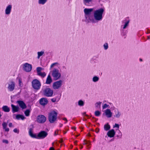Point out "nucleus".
Wrapping results in <instances>:
<instances>
[{
    "mask_svg": "<svg viewBox=\"0 0 150 150\" xmlns=\"http://www.w3.org/2000/svg\"><path fill=\"white\" fill-rule=\"evenodd\" d=\"M17 103L22 109H23L26 108V105L23 101H18Z\"/></svg>",
    "mask_w": 150,
    "mask_h": 150,
    "instance_id": "2eb2a0df",
    "label": "nucleus"
},
{
    "mask_svg": "<svg viewBox=\"0 0 150 150\" xmlns=\"http://www.w3.org/2000/svg\"><path fill=\"white\" fill-rule=\"evenodd\" d=\"M43 93L44 96L47 97H51L53 94V91L50 88H46L43 90Z\"/></svg>",
    "mask_w": 150,
    "mask_h": 150,
    "instance_id": "0eeeda50",
    "label": "nucleus"
},
{
    "mask_svg": "<svg viewBox=\"0 0 150 150\" xmlns=\"http://www.w3.org/2000/svg\"><path fill=\"white\" fill-rule=\"evenodd\" d=\"M110 126L108 124H107L104 125V129L105 131H108L110 129Z\"/></svg>",
    "mask_w": 150,
    "mask_h": 150,
    "instance_id": "393cba45",
    "label": "nucleus"
},
{
    "mask_svg": "<svg viewBox=\"0 0 150 150\" xmlns=\"http://www.w3.org/2000/svg\"><path fill=\"white\" fill-rule=\"evenodd\" d=\"M115 134V132L113 129H112L108 131L107 133V135L108 137L110 138L113 137Z\"/></svg>",
    "mask_w": 150,
    "mask_h": 150,
    "instance_id": "f8f14e48",
    "label": "nucleus"
},
{
    "mask_svg": "<svg viewBox=\"0 0 150 150\" xmlns=\"http://www.w3.org/2000/svg\"><path fill=\"white\" fill-rule=\"evenodd\" d=\"M56 100L55 98H53L51 99V101L53 102H55L56 101Z\"/></svg>",
    "mask_w": 150,
    "mask_h": 150,
    "instance_id": "ea45409f",
    "label": "nucleus"
},
{
    "mask_svg": "<svg viewBox=\"0 0 150 150\" xmlns=\"http://www.w3.org/2000/svg\"><path fill=\"white\" fill-rule=\"evenodd\" d=\"M58 130H57L56 131L54 132V135L56 136V135H57L58 134Z\"/></svg>",
    "mask_w": 150,
    "mask_h": 150,
    "instance_id": "37998d69",
    "label": "nucleus"
},
{
    "mask_svg": "<svg viewBox=\"0 0 150 150\" xmlns=\"http://www.w3.org/2000/svg\"><path fill=\"white\" fill-rule=\"evenodd\" d=\"M21 81L20 80H19V86H21Z\"/></svg>",
    "mask_w": 150,
    "mask_h": 150,
    "instance_id": "09e8293b",
    "label": "nucleus"
},
{
    "mask_svg": "<svg viewBox=\"0 0 150 150\" xmlns=\"http://www.w3.org/2000/svg\"><path fill=\"white\" fill-rule=\"evenodd\" d=\"M3 142L4 143H6V144H8V140H3Z\"/></svg>",
    "mask_w": 150,
    "mask_h": 150,
    "instance_id": "79ce46f5",
    "label": "nucleus"
},
{
    "mask_svg": "<svg viewBox=\"0 0 150 150\" xmlns=\"http://www.w3.org/2000/svg\"><path fill=\"white\" fill-rule=\"evenodd\" d=\"M99 129H96V130H95V132H96V133H98L99 132Z\"/></svg>",
    "mask_w": 150,
    "mask_h": 150,
    "instance_id": "a18cd8bd",
    "label": "nucleus"
},
{
    "mask_svg": "<svg viewBox=\"0 0 150 150\" xmlns=\"http://www.w3.org/2000/svg\"><path fill=\"white\" fill-rule=\"evenodd\" d=\"M66 133V132H65L64 131H63V133H64V134H65Z\"/></svg>",
    "mask_w": 150,
    "mask_h": 150,
    "instance_id": "4d7b16f0",
    "label": "nucleus"
},
{
    "mask_svg": "<svg viewBox=\"0 0 150 150\" xmlns=\"http://www.w3.org/2000/svg\"><path fill=\"white\" fill-rule=\"evenodd\" d=\"M57 113L54 111H52L50 112L49 114V120L50 122L53 123L57 118Z\"/></svg>",
    "mask_w": 150,
    "mask_h": 150,
    "instance_id": "f03ea898",
    "label": "nucleus"
},
{
    "mask_svg": "<svg viewBox=\"0 0 150 150\" xmlns=\"http://www.w3.org/2000/svg\"><path fill=\"white\" fill-rule=\"evenodd\" d=\"M106 115L108 117L110 118L112 117V113L109 109H107L105 112Z\"/></svg>",
    "mask_w": 150,
    "mask_h": 150,
    "instance_id": "dca6fc26",
    "label": "nucleus"
},
{
    "mask_svg": "<svg viewBox=\"0 0 150 150\" xmlns=\"http://www.w3.org/2000/svg\"><path fill=\"white\" fill-rule=\"evenodd\" d=\"M77 141H75L74 142V144H76V145L77 144Z\"/></svg>",
    "mask_w": 150,
    "mask_h": 150,
    "instance_id": "864d4df0",
    "label": "nucleus"
},
{
    "mask_svg": "<svg viewBox=\"0 0 150 150\" xmlns=\"http://www.w3.org/2000/svg\"><path fill=\"white\" fill-rule=\"evenodd\" d=\"M2 126L3 129L5 130V131L8 132L9 131V129L7 127V123L4 122L2 124Z\"/></svg>",
    "mask_w": 150,
    "mask_h": 150,
    "instance_id": "a211bd4d",
    "label": "nucleus"
},
{
    "mask_svg": "<svg viewBox=\"0 0 150 150\" xmlns=\"http://www.w3.org/2000/svg\"><path fill=\"white\" fill-rule=\"evenodd\" d=\"M52 80L50 75H49L47 79L46 83L47 84H50L52 82Z\"/></svg>",
    "mask_w": 150,
    "mask_h": 150,
    "instance_id": "4be33fe9",
    "label": "nucleus"
},
{
    "mask_svg": "<svg viewBox=\"0 0 150 150\" xmlns=\"http://www.w3.org/2000/svg\"><path fill=\"white\" fill-rule=\"evenodd\" d=\"M32 68L31 65L28 63H25L23 65V69L26 72L30 71L31 70Z\"/></svg>",
    "mask_w": 150,
    "mask_h": 150,
    "instance_id": "9d476101",
    "label": "nucleus"
},
{
    "mask_svg": "<svg viewBox=\"0 0 150 150\" xmlns=\"http://www.w3.org/2000/svg\"><path fill=\"white\" fill-rule=\"evenodd\" d=\"M121 113L120 112L118 111H117V112H116L115 114V117L117 118H119L120 117L121 115Z\"/></svg>",
    "mask_w": 150,
    "mask_h": 150,
    "instance_id": "bb28decb",
    "label": "nucleus"
},
{
    "mask_svg": "<svg viewBox=\"0 0 150 150\" xmlns=\"http://www.w3.org/2000/svg\"><path fill=\"white\" fill-rule=\"evenodd\" d=\"M30 111L29 110H26L24 112L26 116H28L30 115Z\"/></svg>",
    "mask_w": 150,
    "mask_h": 150,
    "instance_id": "cd10ccee",
    "label": "nucleus"
},
{
    "mask_svg": "<svg viewBox=\"0 0 150 150\" xmlns=\"http://www.w3.org/2000/svg\"><path fill=\"white\" fill-rule=\"evenodd\" d=\"M46 117L43 115H39L38 117L37 121L40 123H44L46 120Z\"/></svg>",
    "mask_w": 150,
    "mask_h": 150,
    "instance_id": "9b49d317",
    "label": "nucleus"
},
{
    "mask_svg": "<svg viewBox=\"0 0 150 150\" xmlns=\"http://www.w3.org/2000/svg\"><path fill=\"white\" fill-rule=\"evenodd\" d=\"M62 83V80H59L54 83L53 84V88L55 89L59 88L61 86Z\"/></svg>",
    "mask_w": 150,
    "mask_h": 150,
    "instance_id": "1a4fd4ad",
    "label": "nucleus"
},
{
    "mask_svg": "<svg viewBox=\"0 0 150 150\" xmlns=\"http://www.w3.org/2000/svg\"><path fill=\"white\" fill-rule=\"evenodd\" d=\"M129 21H128L127 22H126L125 24V25H124V27H123V29H125L127 26L128 24L129 23Z\"/></svg>",
    "mask_w": 150,
    "mask_h": 150,
    "instance_id": "f704fd0d",
    "label": "nucleus"
},
{
    "mask_svg": "<svg viewBox=\"0 0 150 150\" xmlns=\"http://www.w3.org/2000/svg\"><path fill=\"white\" fill-rule=\"evenodd\" d=\"M13 131L14 132H15V133H18L19 132V130L17 129L16 128H15L14 129Z\"/></svg>",
    "mask_w": 150,
    "mask_h": 150,
    "instance_id": "4c0bfd02",
    "label": "nucleus"
},
{
    "mask_svg": "<svg viewBox=\"0 0 150 150\" xmlns=\"http://www.w3.org/2000/svg\"><path fill=\"white\" fill-rule=\"evenodd\" d=\"M62 124H61V125H60V127H61L62 126Z\"/></svg>",
    "mask_w": 150,
    "mask_h": 150,
    "instance_id": "13d9d810",
    "label": "nucleus"
},
{
    "mask_svg": "<svg viewBox=\"0 0 150 150\" xmlns=\"http://www.w3.org/2000/svg\"><path fill=\"white\" fill-rule=\"evenodd\" d=\"M11 106L13 113L17 112L18 111L19 108L18 107L12 104L11 105Z\"/></svg>",
    "mask_w": 150,
    "mask_h": 150,
    "instance_id": "f3484780",
    "label": "nucleus"
},
{
    "mask_svg": "<svg viewBox=\"0 0 150 150\" xmlns=\"http://www.w3.org/2000/svg\"><path fill=\"white\" fill-rule=\"evenodd\" d=\"M140 61H142V59H140Z\"/></svg>",
    "mask_w": 150,
    "mask_h": 150,
    "instance_id": "bf43d9fd",
    "label": "nucleus"
},
{
    "mask_svg": "<svg viewBox=\"0 0 150 150\" xmlns=\"http://www.w3.org/2000/svg\"><path fill=\"white\" fill-rule=\"evenodd\" d=\"M48 135L47 133L44 131H41L36 135V139H43L46 137Z\"/></svg>",
    "mask_w": 150,
    "mask_h": 150,
    "instance_id": "423d86ee",
    "label": "nucleus"
},
{
    "mask_svg": "<svg viewBox=\"0 0 150 150\" xmlns=\"http://www.w3.org/2000/svg\"><path fill=\"white\" fill-rule=\"evenodd\" d=\"M8 126L10 127H12V124L11 123H10L9 124Z\"/></svg>",
    "mask_w": 150,
    "mask_h": 150,
    "instance_id": "c03bdc74",
    "label": "nucleus"
},
{
    "mask_svg": "<svg viewBox=\"0 0 150 150\" xmlns=\"http://www.w3.org/2000/svg\"><path fill=\"white\" fill-rule=\"evenodd\" d=\"M63 120H65V121H66L65 123H66L67 122V119H66V118H63Z\"/></svg>",
    "mask_w": 150,
    "mask_h": 150,
    "instance_id": "49530a36",
    "label": "nucleus"
},
{
    "mask_svg": "<svg viewBox=\"0 0 150 150\" xmlns=\"http://www.w3.org/2000/svg\"><path fill=\"white\" fill-rule=\"evenodd\" d=\"M101 103V102H99L96 103V107H98V106H99V107H100Z\"/></svg>",
    "mask_w": 150,
    "mask_h": 150,
    "instance_id": "c9c22d12",
    "label": "nucleus"
},
{
    "mask_svg": "<svg viewBox=\"0 0 150 150\" xmlns=\"http://www.w3.org/2000/svg\"><path fill=\"white\" fill-rule=\"evenodd\" d=\"M14 87L15 83L13 81L10 82L8 84V90L10 91H12L14 89Z\"/></svg>",
    "mask_w": 150,
    "mask_h": 150,
    "instance_id": "ddd939ff",
    "label": "nucleus"
},
{
    "mask_svg": "<svg viewBox=\"0 0 150 150\" xmlns=\"http://www.w3.org/2000/svg\"><path fill=\"white\" fill-rule=\"evenodd\" d=\"M2 109L4 111L6 112H8L10 111V108L6 105L2 107Z\"/></svg>",
    "mask_w": 150,
    "mask_h": 150,
    "instance_id": "412c9836",
    "label": "nucleus"
},
{
    "mask_svg": "<svg viewBox=\"0 0 150 150\" xmlns=\"http://www.w3.org/2000/svg\"><path fill=\"white\" fill-rule=\"evenodd\" d=\"M83 115H85L86 116H88L87 115H86V112H83Z\"/></svg>",
    "mask_w": 150,
    "mask_h": 150,
    "instance_id": "3c124183",
    "label": "nucleus"
},
{
    "mask_svg": "<svg viewBox=\"0 0 150 150\" xmlns=\"http://www.w3.org/2000/svg\"><path fill=\"white\" fill-rule=\"evenodd\" d=\"M59 65V64L57 62H55L52 64L50 66V68H52L54 67L55 66H58Z\"/></svg>",
    "mask_w": 150,
    "mask_h": 150,
    "instance_id": "c756f323",
    "label": "nucleus"
},
{
    "mask_svg": "<svg viewBox=\"0 0 150 150\" xmlns=\"http://www.w3.org/2000/svg\"><path fill=\"white\" fill-rule=\"evenodd\" d=\"M11 6L9 5L7 6L5 10V13L6 14H9L10 13L11 9Z\"/></svg>",
    "mask_w": 150,
    "mask_h": 150,
    "instance_id": "6ab92c4d",
    "label": "nucleus"
},
{
    "mask_svg": "<svg viewBox=\"0 0 150 150\" xmlns=\"http://www.w3.org/2000/svg\"><path fill=\"white\" fill-rule=\"evenodd\" d=\"M99 80V78L96 76H95L93 77V81L94 82L98 81Z\"/></svg>",
    "mask_w": 150,
    "mask_h": 150,
    "instance_id": "c85d7f7f",
    "label": "nucleus"
},
{
    "mask_svg": "<svg viewBox=\"0 0 150 150\" xmlns=\"http://www.w3.org/2000/svg\"><path fill=\"white\" fill-rule=\"evenodd\" d=\"M44 52L43 51H41L40 52H38V59H39L40 57V56H42L43 54H44Z\"/></svg>",
    "mask_w": 150,
    "mask_h": 150,
    "instance_id": "a878e982",
    "label": "nucleus"
},
{
    "mask_svg": "<svg viewBox=\"0 0 150 150\" xmlns=\"http://www.w3.org/2000/svg\"><path fill=\"white\" fill-rule=\"evenodd\" d=\"M83 148V146H81L80 148V149H82Z\"/></svg>",
    "mask_w": 150,
    "mask_h": 150,
    "instance_id": "6e6d98bb",
    "label": "nucleus"
},
{
    "mask_svg": "<svg viewBox=\"0 0 150 150\" xmlns=\"http://www.w3.org/2000/svg\"><path fill=\"white\" fill-rule=\"evenodd\" d=\"M109 105H108L106 104H105L103 105V109H104L108 107Z\"/></svg>",
    "mask_w": 150,
    "mask_h": 150,
    "instance_id": "72a5a7b5",
    "label": "nucleus"
},
{
    "mask_svg": "<svg viewBox=\"0 0 150 150\" xmlns=\"http://www.w3.org/2000/svg\"><path fill=\"white\" fill-rule=\"evenodd\" d=\"M93 10V8H85L84 10V12L85 14V16L87 20L89 21H91L90 15Z\"/></svg>",
    "mask_w": 150,
    "mask_h": 150,
    "instance_id": "20e7f679",
    "label": "nucleus"
},
{
    "mask_svg": "<svg viewBox=\"0 0 150 150\" xmlns=\"http://www.w3.org/2000/svg\"><path fill=\"white\" fill-rule=\"evenodd\" d=\"M32 86L34 89L38 90L40 88L41 84L39 81L37 79H35L32 82Z\"/></svg>",
    "mask_w": 150,
    "mask_h": 150,
    "instance_id": "39448f33",
    "label": "nucleus"
},
{
    "mask_svg": "<svg viewBox=\"0 0 150 150\" xmlns=\"http://www.w3.org/2000/svg\"><path fill=\"white\" fill-rule=\"evenodd\" d=\"M114 127H117L118 128H119V125L118 124H115L114 126Z\"/></svg>",
    "mask_w": 150,
    "mask_h": 150,
    "instance_id": "58836bf2",
    "label": "nucleus"
},
{
    "mask_svg": "<svg viewBox=\"0 0 150 150\" xmlns=\"http://www.w3.org/2000/svg\"><path fill=\"white\" fill-rule=\"evenodd\" d=\"M33 129L30 128L29 130V134L30 136L32 138H35L36 134H33Z\"/></svg>",
    "mask_w": 150,
    "mask_h": 150,
    "instance_id": "aec40b11",
    "label": "nucleus"
},
{
    "mask_svg": "<svg viewBox=\"0 0 150 150\" xmlns=\"http://www.w3.org/2000/svg\"><path fill=\"white\" fill-rule=\"evenodd\" d=\"M16 118L18 120H19L20 119L23 120L25 118V117L22 115H17L16 116Z\"/></svg>",
    "mask_w": 150,
    "mask_h": 150,
    "instance_id": "5701e85b",
    "label": "nucleus"
},
{
    "mask_svg": "<svg viewBox=\"0 0 150 150\" xmlns=\"http://www.w3.org/2000/svg\"><path fill=\"white\" fill-rule=\"evenodd\" d=\"M104 47L105 50H107L108 47V44L107 43H105L104 45Z\"/></svg>",
    "mask_w": 150,
    "mask_h": 150,
    "instance_id": "e433bc0d",
    "label": "nucleus"
},
{
    "mask_svg": "<svg viewBox=\"0 0 150 150\" xmlns=\"http://www.w3.org/2000/svg\"><path fill=\"white\" fill-rule=\"evenodd\" d=\"M43 70V68L41 67H38L36 70L37 72V74L42 77L43 78L46 75V74L45 72H41V71Z\"/></svg>",
    "mask_w": 150,
    "mask_h": 150,
    "instance_id": "6e6552de",
    "label": "nucleus"
},
{
    "mask_svg": "<svg viewBox=\"0 0 150 150\" xmlns=\"http://www.w3.org/2000/svg\"><path fill=\"white\" fill-rule=\"evenodd\" d=\"M86 145L88 144H91V143L89 141H86Z\"/></svg>",
    "mask_w": 150,
    "mask_h": 150,
    "instance_id": "a19ab883",
    "label": "nucleus"
},
{
    "mask_svg": "<svg viewBox=\"0 0 150 150\" xmlns=\"http://www.w3.org/2000/svg\"><path fill=\"white\" fill-rule=\"evenodd\" d=\"M79 135H78L76 136V137H77Z\"/></svg>",
    "mask_w": 150,
    "mask_h": 150,
    "instance_id": "e2e57ef3",
    "label": "nucleus"
},
{
    "mask_svg": "<svg viewBox=\"0 0 150 150\" xmlns=\"http://www.w3.org/2000/svg\"><path fill=\"white\" fill-rule=\"evenodd\" d=\"M91 144L87 145V147L88 149H90V148L91 146H90V145Z\"/></svg>",
    "mask_w": 150,
    "mask_h": 150,
    "instance_id": "de8ad7c7",
    "label": "nucleus"
},
{
    "mask_svg": "<svg viewBox=\"0 0 150 150\" xmlns=\"http://www.w3.org/2000/svg\"><path fill=\"white\" fill-rule=\"evenodd\" d=\"M148 39H149L150 38L149 37V36L148 37Z\"/></svg>",
    "mask_w": 150,
    "mask_h": 150,
    "instance_id": "052dcab7",
    "label": "nucleus"
},
{
    "mask_svg": "<svg viewBox=\"0 0 150 150\" xmlns=\"http://www.w3.org/2000/svg\"><path fill=\"white\" fill-rule=\"evenodd\" d=\"M52 75L54 80H57L59 79L61 76V73L57 69H54L52 71Z\"/></svg>",
    "mask_w": 150,
    "mask_h": 150,
    "instance_id": "7ed1b4c3",
    "label": "nucleus"
},
{
    "mask_svg": "<svg viewBox=\"0 0 150 150\" xmlns=\"http://www.w3.org/2000/svg\"><path fill=\"white\" fill-rule=\"evenodd\" d=\"M104 11L103 9L102 8L95 11L94 13L95 19L98 21L101 20L103 18L102 15Z\"/></svg>",
    "mask_w": 150,
    "mask_h": 150,
    "instance_id": "f257e3e1",
    "label": "nucleus"
},
{
    "mask_svg": "<svg viewBox=\"0 0 150 150\" xmlns=\"http://www.w3.org/2000/svg\"><path fill=\"white\" fill-rule=\"evenodd\" d=\"M54 144V143H52V145H53Z\"/></svg>",
    "mask_w": 150,
    "mask_h": 150,
    "instance_id": "680f3d73",
    "label": "nucleus"
},
{
    "mask_svg": "<svg viewBox=\"0 0 150 150\" xmlns=\"http://www.w3.org/2000/svg\"><path fill=\"white\" fill-rule=\"evenodd\" d=\"M92 0H83L84 4L86 6H89L90 3L91 2Z\"/></svg>",
    "mask_w": 150,
    "mask_h": 150,
    "instance_id": "b1692460",
    "label": "nucleus"
},
{
    "mask_svg": "<svg viewBox=\"0 0 150 150\" xmlns=\"http://www.w3.org/2000/svg\"><path fill=\"white\" fill-rule=\"evenodd\" d=\"M48 103L47 99L45 98H41L40 100V104L42 105H46Z\"/></svg>",
    "mask_w": 150,
    "mask_h": 150,
    "instance_id": "4468645a",
    "label": "nucleus"
},
{
    "mask_svg": "<svg viewBox=\"0 0 150 150\" xmlns=\"http://www.w3.org/2000/svg\"><path fill=\"white\" fill-rule=\"evenodd\" d=\"M72 129H74L75 130L76 129V127H72Z\"/></svg>",
    "mask_w": 150,
    "mask_h": 150,
    "instance_id": "5fc2aeb1",
    "label": "nucleus"
},
{
    "mask_svg": "<svg viewBox=\"0 0 150 150\" xmlns=\"http://www.w3.org/2000/svg\"><path fill=\"white\" fill-rule=\"evenodd\" d=\"M101 114V113L98 111H96L95 112V115L96 116H99Z\"/></svg>",
    "mask_w": 150,
    "mask_h": 150,
    "instance_id": "473e14b6",
    "label": "nucleus"
},
{
    "mask_svg": "<svg viewBox=\"0 0 150 150\" xmlns=\"http://www.w3.org/2000/svg\"><path fill=\"white\" fill-rule=\"evenodd\" d=\"M50 150H54V148L51 147L50 148Z\"/></svg>",
    "mask_w": 150,
    "mask_h": 150,
    "instance_id": "8fccbe9b",
    "label": "nucleus"
},
{
    "mask_svg": "<svg viewBox=\"0 0 150 150\" xmlns=\"http://www.w3.org/2000/svg\"><path fill=\"white\" fill-rule=\"evenodd\" d=\"M78 105L80 106H83L84 105V102L82 100H80L78 102Z\"/></svg>",
    "mask_w": 150,
    "mask_h": 150,
    "instance_id": "2f4dec72",
    "label": "nucleus"
},
{
    "mask_svg": "<svg viewBox=\"0 0 150 150\" xmlns=\"http://www.w3.org/2000/svg\"><path fill=\"white\" fill-rule=\"evenodd\" d=\"M83 144L85 145L86 144V140H84L83 141Z\"/></svg>",
    "mask_w": 150,
    "mask_h": 150,
    "instance_id": "603ef678",
    "label": "nucleus"
},
{
    "mask_svg": "<svg viewBox=\"0 0 150 150\" xmlns=\"http://www.w3.org/2000/svg\"><path fill=\"white\" fill-rule=\"evenodd\" d=\"M47 0H39V4H43L47 1Z\"/></svg>",
    "mask_w": 150,
    "mask_h": 150,
    "instance_id": "7c9ffc66",
    "label": "nucleus"
}]
</instances>
